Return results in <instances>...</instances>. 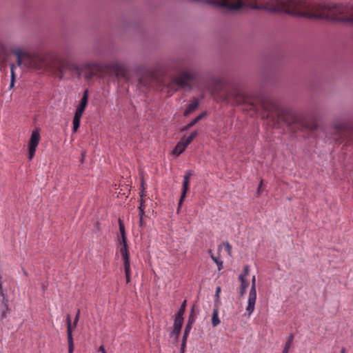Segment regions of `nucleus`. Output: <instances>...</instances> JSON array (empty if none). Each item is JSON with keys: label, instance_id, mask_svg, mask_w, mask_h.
<instances>
[{"label": "nucleus", "instance_id": "1", "mask_svg": "<svg viewBox=\"0 0 353 353\" xmlns=\"http://www.w3.org/2000/svg\"><path fill=\"white\" fill-rule=\"evenodd\" d=\"M76 72L79 78L81 73L87 80L92 79L95 76L101 77L103 74H108L109 70H113L117 78L123 79L125 81L130 80L129 71L126 66L120 63H111L101 64L97 62H89L81 65L70 61L68 59H59L57 63V71L59 79H63L64 71Z\"/></svg>", "mask_w": 353, "mask_h": 353}, {"label": "nucleus", "instance_id": "2", "mask_svg": "<svg viewBox=\"0 0 353 353\" xmlns=\"http://www.w3.org/2000/svg\"><path fill=\"white\" fill-rule=\"evenodd\" d=\"M278 120L283 122L287 126L292 127L293 125H299L301 128L310 131L318 129L317 121L313 119L310 122L304 121L301 116L288 110H281L277 115Z\"/></svg>", "mask_w": 353, "mask_h": 353}, {"label": "nucleus", "instance_id": "3", "mask_svg": "<svg viewBox=\"0 0 353 353\" xmlns=\"http://www.w3.org/2000/svg\"><path fill=\"white\" fill-rule=\"evenodd\" d=\"M118 223H119V232H120V234H121V239H119V240H118L119 243L121 245L119 251H120L123 261H125V260L128 261V260H130V252H129L128 245L127 243V237H126V234H125V225H124L123 221L121 219H119Z\"/></svg>", "mask_w": 353, "mask_h": 353}, {"label": "nucleus", "instance_id": "4", "mask_svg": "<svg viewBox=\"0 0 353 353\" xmlns=\"http://www.w3.org/2000/svg\"><path fill=\"white\" fill-rule=\"evenodd\" d=\"M195 79V74L192 72H182L173 80L174 83L181 88H192L190 82Z\"/></svg>", "mask_w": 353, "mask_h": 353}, {"label": "nucleus", "instance_id": "5", "mask_svg": "<svg viewBox=\"0 0 353 353\" xmlns=\"http://www.w3.org/2000/svg\"><path fill=\"white\" fill-rule=\"evenodd\" d=\"M334 131L336 135L345 140L353 134V127L346 123H339L334 125Z\"/></svg>", "mask_w": 353, "mask_h": 353}, {"label": "nucleus", "instance_id": "6", "mask_svg": "<svg viewBox=\"0 0 353 353\" xmlns=\"http://www.w3.org/2000/svg\"><path fill=\"white\" fill-rule=\"evenodd\" d=\"M40 141V132L39 129L37 128L35 130L32 131L30 139L28 142V160L31 161L36 152V149L37 145H39Z\"/></svg>", "mask_w": 353, "mask_h": 353}, {"label": "nucleus", "instance_id": "7", "mask_svg": "<svg viewBox=\"0 0 353 353\" xmlns=\"http://www.w3.org/2000/svg\"><path fill=\"white\" fill-rule=\"evenodd\" d=\"M256 300V276L254 275L252 278L251 288L249 292V296L248 300V305L246 311L248 315H251L254 310V305Z\"/></svg>", "mask_w": 353, "mask_h": 353}, {"label": "nucleus", "instance_id": "8", "mask_svg": "<svg viewBox=\"0 0 353 353\" xmlns=\"http://www.w3.org/2000/svg\"><path fill=\"white\" fill-rule=\"evenodd\" d=\"M192 175V172L191 170H188L185 172V175L183 176V181L182 185V192L178 204V209H179L181 206L182 203L183 202L186 194L189 190V184L190 181V177Z\"/></svg>", "mask_w": 353, "mask_h": 353}, {"label": "nucleus", "instance_id": "9", "mask_svg": "<svg viewBox=\"0 0 353 353\" xmlns=\"http://www.w3.org/2000/svg\"><path fill=\"white\" fill-rule=\"evenodd\" d=\"M66 324H67V339L68 343V353H73L74 350V340L72 337V330L71 324V319L70 314L66 316Z\"/></svg>", "mask_w": 353, "mask_h": 353}, {"label": "nucleus", "instance_id": "10", "mask_svg": "<svg viewBox=\"0 0 353 353\" xmlns=\"http://www.w3.org/2000/svg\"><path fill=\"white\" fill-rule=\"evenodd\" d=\"M183 321L174 320L173 330L170 333V336L174 338V342H177L183 326Z\"/></svg>", "mask_w": 353, "mask_h": 353}, {"label": "nucleus", "instance_id": "11", "mask_svg": "<svg viewBox=\"0 0 353 353\" xmlns=\"http://www.w3.org/2000/svg\"><path fill=\"white\" fill-rule=\"evenodd\" d=\"M207 114L206 112H203L201 113L199 115L196 117L193 120H192L189 123H188L185 126H184L182 129L183 131L188 130L192 127H193L196 123H197L199 121L203 119Z\"/></svg>", "mask_w": 353, "mask_h": 353}, {"label": "nucleus", "instance_id": "12", "mask_svg": "<svg viewBox=\"0 0 353 353\" xmlns=\"http://www.w3.org/2000/svg\"><path fill=\"white\" fill-rule=\"evenodd\" d=\"M199 105V101L198 99H194V101L190 103L183 112V116L187 117L192 112L196 110Z\"/></svg>", "mask_w": 353, "mask_h": 353}, {"label": "nucleus", "instance_id": "13", "mask_svg": "<svg viewBox=\"0 0 353 353\" xmlns=\"http://www.w3.org/2000/svg\"><path fill=\"white\" fill-rule=\"evenodd\" d=\"M186 303L187 301L184 300L183 303H181L180 307L179 308L177 312L175 314V318L174 320L180 321L183 322V314L185 312V307H186Z\"/></svg>", "mask_w": 353, "mask_h": 353}, {"label": "nucleus", "instance_id": "14", "mask_svg": "<svg viewBox=\"0 0 353 353\" xmlns=\"http://www.w3.org/2000/svg\"><path fill=\"white\" fill-rule=\"evenodd\" d=\"M185 148V145L183 144V139H181V140L179 142H178L176 146L174 147L172 151V154L178 157L183 152Z\"/></svg>", "mask_w": 353, "mask_h": 353}, {"label": "nucleus", "instance_id": "15", "mask_svg": "<svg viewBox=\"0 0 353 353\" xmlns=\"http://www.w3.org/2000/svg\"><path fill=\"white\" fill-rule=\"evenodd\" d=\"M123 268L125 272V276L126 279V283H129L130 282L131 278V271H130V261L125 260L123 261Z\"/></svg>", "mask_w": 353, "mask_h": 353}, {"label": "nucleus", "instance_id": "16", "mask_svg": "<svg viewBox=\"0 0 353 353\" xmlns=\"http://www.w3.org/2000/svg\"><path fill=\"white\" fill-rule=\"evenodd\" d=\"M220 319L219 318V306L214 305L212 316V324L213 327H216L220 324Z\"/></svg>", "mask_w": 353, "mask_h": 353}, {"label": "nucleus", "instance_id": "17", "mask_svg": "<svg viewBox=\"0 0 353 353\" xmlns=\"http://www.w3.org/2000/svg\"><path fill=\"white\" fill-rule=\"evenodd\" d=\"M88 90L86 89L83 92L80 103L77 108L85 111V109L88 105Z\"/></svg>", "mask_w": 353, "mask_h": 353}, {"label": "nucleus", "instance_id": "18", "mask_svg": "<svg viewBox=\"0 0 353 353\" xmlns=\"http://www.w3.org/2000/svg\"><path fill=\"white\" fill-rule=\"evenodd\" d=\"M88 90L86 89L83 92L80 103L77 108L85 111V109L88 105Z\"/></svg>", "mask_w": 353, "mask_h": 353}, {"label": "nucleus", "instance_id": "19", "mask_svg": "<svg viewBox=\"0 0 353 353\" xmlns=\"http://www.w3.org/2000/svg\"><path fill=\"white\" fill-rule=\"evenodd\" d=\"M88 90L86 89L83 92L80 103L77 108L85 111V109L88 105Z\"/></svg>", "mask_w": 353, "mask_h": 353}, {"label": "nucleus", "instance_id": "20", "mask_svg": "<svg viewBox=\"0 0 353 353\" xmlns=\"http://www.w3.org/2000/svg\"><path fill=\"white\" fill-rule=\"evenodd\" d=\"M88 90L86 89L83 92L80 103L77 108L85 111V109L88 105Z\"/></svg>", "mask_w": 353, "mask_h": 353}, {"label": "nucleus", "instance_id": "21", "mask_svg": "<svg viewBox=\"0 0 353 353\" xmlns=\"http://www.w3.org/2000/svg\"><path fill=\"white\" fill-rule=\"evenodd\" d=\"M12 53L14 54H15L17 57V65L19 66H20L21 64H22V57H28V54L27 53H23L19 49H17V50H14L12 51Z\"/></svg>", "mask_w": 353, "mask_h": 353}, {"label": "nucleus", "instance_id": "22", "mask_svg": "<svg viewBox=\"0 0 353 353\" xmlns=\"http://www.w3.org/2000/svg\"><path fill=\"white\" fill-rule=\"evenodd\" d=\"M241 282V285L239 288V296L243 297L246 292L247 288L249 286V283L247 280H239Z\"/></svg>", "mask_w": 353, "mask_h": 353}, {"label": "nucleus", "instance_id": "23", "mask_svg": "<svg viewBox=\"0 0 353 353\" xmlns=\"http://www.w3.org/2000/svg\"><path fill=\"white\" fill-rule=\"evenodd\" d=\"M3 303V310L1 312V319H5L7 317V313L10 311L9 307H8V300L5 299L2 300Z\"/></svg>", "mask_w": 353, "mask_h": 353}, {"label": "nucleus", "instance_id": "24", "mask_svg": "<svg viewBox=\"0 0 353 353\" xmlns=\"http://www.w3.org/2000/svg\"><path fill=\"white\" fill-rule=\"evenodd\" d=\"M249 273L250 266L248 265H245L242 272L239 276V280H246L245 278L249 275Z\"/></svg>", "mask_w": 353, "mask_h": 353}, {"label": "nucleus", "instance_id": "25", "mask_svg": "<svg viewBox=\"0 0 353 353\" xmlns=\"http://www.w3.org/2000/svg\"><path fill=\"white\" fill-rule=\"evenodd\" d=\"M194 307H195L194 305H192L190 312V314H189V316H188V321H187V323L192 324V325H193V323L195 322L196 319V315L195 311H194Z\"/></svg>", "mask_w": 353, "mask_h": 353}, {"label": "nucleus", "instance_id": "26", "mask_svg": "<svg viewBox=\"0 0 353 353\" xmlns=\"http://www.w3.org/2000/svg\"><path fill=\"white\" fill-rule=\"evenodd\" d=\"M8 51L5 46H0V60L3 62L6 61L8 58Z\"/></svg>", "mask_w": 353, "mask_h": 353}, {"label": "nucleus", "instance_id": "27", "mask_svg": "<svg viewBox=\"0 0 353 353\" xmlns=\"http://www.w3.org/2000/svg\"><path fill=\"white\" fill-rule=\"evenodd\" d=\"M81 117H79L78 116H74L73 121H72L73 132H76L78 130V129L80 126V124H81Z\"/></svg>", "mask_w": 353, "mask_h": 353}, {"label": "nucleus", "instance_id": "28", "mask_svg": "<svg viewBox=\"0 0 353 353\" xmlns=\"http://www.w3.org/2000/svg\"><path fill=\"white\" fill-rule=\"evenodd\" d=\"M211 259L217 265L218 270L220 271L223 269V261L219 258L211 254Z\"/></svg>", "mask_w": 353, "mask_h": 353}, {"label": "nucleus", "instance_id": "29", "mask_svg": "<svg viewBox=\"0 0 353 353\" xmlns=\"http://www.w3.org/2000/svg\"><path fill=\"white\" fill-rule=\"evenodd\" d=\"M221 291V288L220 286L216 287V292H215V301H214V305L219 306L220 304V296L219 294Z\"/></svg>", "mask_w": 353, "mask_h": 353}, {"label": "nucleus", "instance_id": "30", "mask_svg": "<svg viewBox=\"0 0 353 353\" xmlns=\"http://www.w3.org/2000/svg\"><path fill=\"white\" fill-rule=\"evenodd\" d=\"M243 99H244L241 94L236 93L234 97V103H236V105H239L243 101Z\"/></svg>", "mask_w": 353, "mask_h": 353}, {"label": "nucleus", "instance_id": "31", "mask_svg": "<svg viewBox=\"0 0 353 353\" xmlns=\"http://www.w3.org/2000/svg\"><path fill=\"white\" fill-rule=\"evenodd\" d=\"M223 245L225 247V249L226 252H228V255L231 256V254H232V245L228 241L224 242L223 243Z\"/></svg>", "mask_w": 353, "mask_h": 353}, {"label": "nucleus", "instance_id": "32", "mask_svg": "<svg viewBox=\"0 0 353 353\" xmlns=\"http://www.w3.org/2000/svg\"><path fill=\"white\" fill-rule=\"evenodd\" d=\"M141 186L143 188V181H142V183H141ZM143 195L144 194H143V189L141 190V192H140V197H141V199L139 200V201H140V205L139 206H141V207H144V202L145 201H144V200L143 199Z\"/></svg>", "mask_w": 353, "mask_h": 353}, {"label": "nucleus", "instance_id": "33", "mask_svg": "<svg viewBox=\"0 0 353 353\" xmlns=\"http://www.w3.org/2000/svg\"><path fill=\"white\" fill-rule=\"evenodd\" d=\"M79 316H80V310L79 309L77 310V312L75 315V317H74V321H73V325L74 327L77 326V323H78V321H79Z\"/></svg>", "mask_w": 353, "mask_h": 353}, {"label": "nucleus", "instance_id": "34", "mask_svg": "<svg viewBox=\"0 0 353 353\" xmlns=\"http://www.w3.org/2000/svg\"><path fill=\"white\" fill-rule=\"evenodd\" d=\"M263 180H261L258 185V188H257V196H261V193H262V188H263Z\"/></svg>", "mask_w": 353, "mask_h": 353}, {"label": "nucleus", "instance_id": "35", "mask_svg": "<svg viewBox=\"0 0 353 353\" xmlns=\"http://www.w3.org/2000/svg\"><path fill=\"white\" fill-rule=\"evenodd\" d=\"M144 214H145L144 207L139 206V216L140 219L143 218Z\"/></svg>", "mask_w": 353, "mask_h": 353}, {"label": "nucleus", "instance_id": "36", "mask_svg": "<svg viewBox=\"0 0 353 353\" xmlns=\"http://www.w3.org/2000/svg\"><path fill=\"white\" fill-rule=\"evenodd\" d=\"M183 144L185 145V146L187 147L192 141L193 139H192V138L188 136L187 138H183Z\"/></svg>", "mask_w": 353, "mask_h": 353}, {"label": "nucleus", "instance_id": "37", "mask_svg": "<svg viewBox=\"0 0 353 353\" xmlns=\"http://www.w3.org/2000/svg\"><path fill=\"white\" fill-rule=\"evenodd\" d=\"M192 325L187 323L185 325V329H184V332L190 334V332L192 330Z\"/></svg>", "mask_w": 353, "mask_h": 353}, {"label": "nucleus", "instance_id": "38", "mask_svg": "<svg viewBox=\"0 0 353 353\" xmlns=\"http://www.w3.org/2000/svg\"><path fill=\"white\" fill-rule=\"evenodd\" d=\"M83 112H84L83 110L77 108L75 113H74V116H78L79 117H81Z\"/></svg>", "mask_w": 353, "mask_h": 353}, {"label": "nucleus", "instance_id": "39", "mask_svg": "<svg viewBox=\"0 0 353 353\" xmlns=\"http://www.w3.org/2000/svg\"><path fill=\"white\" fill-rule=\"evenodd\" d=\"M293 339H294V335H293L292 334H291L289 336V337H288V341H287V342L285 343V344H289L290 345H292V341H293Z\"/></svg>", "mask_w": 353, "mask_h": 353}, {"label": "nucleus", "instance_id": "40", "mask_svg": "<svg viewBox=\"0 0 353 353\" xmlns=\"http://www.w3.org/2000/svg\"><path fill=\"white\" fill-rule=\"evenodd\" d=\"M290 346L289 344H285L284 348L282 351V353H288L289 349L290 348Z\"/></svg>", "mask_w": 353, "mask_h": 353}, {"label": "nucleus", "instance_id": "41", "mask_svg": "<svg viewBox=\"0 0 353 353\" xmlns=\"http://www.w3.org/2000/svg\"><path fill=\"white\" fill-rule=\"evenodd\" d=\"M139 84L143 85V86H147V83L145 81L143 78H139Z\"/></svg>", "mask_w": 353, "mask_h": 353}, {"label": "nucleus", "instance_id": "42", "mask_svg": "<svg viewBox=\"0 0 353 353\" xmlns=\"http://www.w3.org/2000/svg\"><path fill=\"white\" fill-rule=\"evenodd\" d=\"M197 135H198V132L196 130H195V131H193L192 132H191L189 136L192 138V139H194L196 137H197Z\"/></svg>", "mask_w": 353, "mask_h": 353}, {"label": "nucleus", "instance_id": "43", "mask_svg": "<svg viewBox=\"0 0 353 353\" xmlns=\"http://www.w3.org/2000/svg\"><path fill=\"white\" fill-rule=\"evenodd\" d=\"M197 135H198V132L196 130H195V131H193L192 132H191L189 136L192 138V139H194L196 137H197Z\"/></svg>", "mask_w": 353, "mask_h": 353}, {"label": "nucleus", "instance_id": "44", "mask_svg": "<svg viewBox=\"0 0 353 353\" xmlns=\"http://www.w3.org/2000/svg\"><path fill=\"white\" fill-rule=\"evenodd\" d=\"M197 135H198V132L196 130H195V131H193L192 132H191L189 136L192 138V139H194L196 137H197Z\"/></svg>", "mask_w": 353, "mask_h": 353}, {"label": "nucleus", "instance_id": "45", "mask_svg": "<svg viewBox=\"0 0 353 353\" xmlns=\"http://www.w3.org/2000/svg\"><path fill=\"white\" fill-rule=\"evenodd\" d=\"M189 334L186 332H183V338L181 341L187 342V339L188 337Z\"/></svg>", "mask_w": 353, "mask_h": 353}, {"label": "nucleus", "instance_id": "46", "mask_svg": "<svg viewBox=\"0 0 353 353\" xmlns=\"http://www.w3.org/2000/svg\"><path fill=\"white\" fill-rule=\"evenodd\" d=\"M85 156V152H82L81 153V160H80L81 163H83V161H84Z\"/></svg>", "mask_w": 353, "mask_h": 353}, {"label": "nucleus", "instance_id": "47", "mask_svg": "<svg viewBox=\"0 0 353 353\" xmlns=\"http://www.w3.org/2000/svg\"><path fill=\"white\" fill-rule=\"evenodd\" d=\"M10 73H11V79H16L14 71H10Z\"/></svg>", "mask_w": 353, "mask_h": 353}, {"label": "nucleus", "instance_id": "48", "mask_svg": "<svg viewBox=\"0 0 353 353\" xmlns=\"http://www.w3.org/2000/svg\"><path fill=\"white\" fill-rule=\"evenodd\" d=\"M181 349H185V347H186V342L181 341Z\"/></svg>", "mask_w": 353, "mask_h": 353}, {"label": "nucleus", "instance_id": "49", "mask_svg": "<svg viewBox=\"0 0 353 353\" xmlns=\"http://www.w3.org/2000/svg\"><path fill=\"white\" fill-rule=\"evenodd\" d=\"M14 82H15V79H10V88H13V86L14 85Z\"/></svg>", "mask_w": 353, "mask_h": 353}, {"label": "nucleus", "instance_id": "50", "mask_svg": "<svg viewBox=\"0 0 353 353\" xmlns=\"http://www.w3.org/2000/svg\"><path fill=\"white\" fill-rule=\"evenodd\" d=\"M139 226L143 227V218L140 219H139Z\"/></svg>", "mask_w": 353, "mask_h": 353}, {"label": "nucleus", "instance_id": "51", "mask_svg": "<svg viewBox=\"0 0 353 353\" xmlns=\"http://www.w3.org/2000/svg\"><path fill=\"white\" fill-rule=\"evenodd\" d=\"M14 68H15L14 64L12 63L10 65V71H14Z\"/></svg>", "mask_w": 353, "mask_h": 353}, {"label": "nucleus", "instance_id": "52", "mask_svg": "<svg viewBox=\"0 0 353 353\" xmlns=\"http://www.w3.org/2000/svg\"><path fill=\"white\" fill-rule=\"evenodd\" d=\"M345 352H346L345 348V347H342L341 350V353H345Z\"/></svg>", "mask_w": 353, "mask_h": 353}, {"label": "nucleus", "instance_id": "53", "mask_svg": "<svg viewBox=\"0 0 353 353\" xmlns=\"http://www.w3.org/2000/svg\"><path fill=\"white\" fill-rule=\"evenodd\" d=\"M23 274H24L26 276H28V272H27L25 270H23Z\"/></svg>", "mask_w": 353, "mask_h": 353}, {"label": "nucleus", "instance_id": "54", "mask_svg": "<svg viewBox=\"0 0 353 353\" xmlns=\"http://www.w3.org/2000/svg\"><path fill=\"white\" fill-rule=\"evenodd\" d=\"M185 349H181L180 348V353H185Z\"/></svg>", "mask_w": 353, "mask_h": 353}]
</instances>
